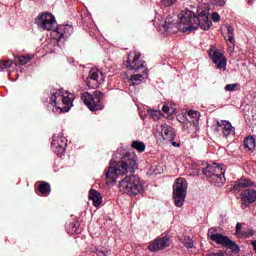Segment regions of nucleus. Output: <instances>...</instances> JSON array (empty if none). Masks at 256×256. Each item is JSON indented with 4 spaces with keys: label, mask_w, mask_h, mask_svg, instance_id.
<instances>
[{
    "label": "nucleus",
    "mask_w": 256,
    "mask_h": 256,
    "mask_svg": "<svg viewBox=\"0 0 256 256\" xmlns=\"http://www.w3.org/2000/svg\"><path fill=\"white\" fill-rule=\"evenodd\" d=\"M136 169H138L137 155L127 151L125 148H119L106 171V182L108 185H115L119 177L130 173L119 182V191L130 196L139 195L143 191V184H141L138 176L133 175Z\"/></svg>",
    "instance_id": "nucleus-1"
},
{
    "label": "nucleus",
    "mask_w": 256,
    "mask_h": 256,
    "mask_svg": "<svg viewBox=\"0 0 256 256\" xmlns=\"http://www.w3.org/2000/svg\"><path fill=\"white\" fill-rule=\"evenodd\" d=\"M213 22L209 20V14L207 11H202L198 16L191 10L186 9L182 13L180 18V28L182 31H195L197 29H203V31H209Z\"/></svg>",
    "instance_id": "nucleus-2"
},
{
    "label": "nucleus",
    "mask_w": 256,
    "mask_h": 256,
    "mask_svg": "<svg viewBox=\"0 0 256 256\" xmlns=\"http://www.w3.org/2000/svg\"><path fill=\"white\" fill-rule=\"evenodd\" d=\"M225 166L214 163L207 165L205 168H194V175H200L201 171L205 175L206 179L215 187H223L225 185Z\"/></svg>",
    "instance_id": "nucleus-3"
},
{
    "label": "nucleus",
    "mask_w": 256,
    "mask_h": 256,
    "mask_svg": "<svg viewBox=\"0 0 256 256\" xmlns=\"http://www.w3.org/2000/svg\"><path fill=\"white\" fill-rule=\"evenodd\" d=\"M73 94L69 91H55L51 93L50 103L54 105V113H67L73 107Z\"/></svg>",
    "instance_id": "nucleus-4"
},
{
    "label": "nucleus",
    "mask_w": 256,
    "mask_h": 256,
    "mask_svg": "<svg viewBox=\"0 0 256 256\" xmlns=\"http://www.w3.org/2000/svg\"><path fill=\"white\" fill-rule=\"evenodd\" d=\"M103 99H105V94L101 91H95L93 95L89 92H84L81 94V101L84 105L88 107L91 111H102L105 108L103 104Z\"/></svg>",
    "instance_id": "nucleus-5"
},
{
    "label": "nucleus",
    "mask_w": 256,
    "mask_h": 256,
    "mask_svg": "<svg viewBox=\"0 0 256 256\" xmlns=\"http://www.w3.org/2000/svg\"><path fill=\"white\" fill-rule=\"evenodd\" d=\"M208 239L210 241H214L217 245H221L222 247H226V249H231L232 253H239L240 248L237 243L233 240L229 239V237L224 236L223 234L217 233V229L210 228L208 230Z\"/></svg>",
    "instance_id": "nucleus-6"
},
{
    "label": "nucleus",
    "mask_w": 256,
    "mask_h": 256,
    "mask_svg": "<svg viewBox=\"0 0 256 256\" xmlns=\"http://www.w3.org/2000/svg\"><path fill=\"white\" fill-rule=\"evenodd\" d=\"M185 197H187V180L177 178L173 185V199L176 207H183Z\"/></svg>",
    "instance_id": "nucleus-7"
},
{
    "label": "nucleus",
    "mask_w": 256,
    "mask_h": 256,
    "mask_svg": "<svg viewBox=\"0 0 256 256\" xmlns=\"http://www.w3.org/2000/svg\"><path fill=\"white\" fill-rule=\"evenodd\" d=\"M139 59H141V54L137 52H130L126 61L127 69H131L134 71L144 69L143 73H145V71H147V69L145 68V61Z\"/></svg>",
    "instance_id": "nucleus-8"
},
{
    "label": "nucleus",
    "mask_w": 256,
    "mask_h": 256,
    "mask_svg": "<svg viewBox=\"0 0 256 256\" xmlns=\"http://www.w3.org/2000/svg\"><path fill=\"white\" fill-rule=\"evenodd\" d=\"M38 27L44 29V31H52L55 28L57 21L55 16L49 12L42 13L39 18L36 20Z\"/></svg>",
    "instance_id": "nucleus-9"
},
{
    "label": "nucleus",
    "mask_w": 256,
    "mask_h": 256,
    "mask_svg": "<svg viewBox=\"0 0 256 256\" xmlns=\"http://www.w3.org/2000/svg\"><path fill=\"white\" fill-rule=\"evenodd\" d=\"M171 245V240L167 237H158L150 243L148 246L149 251L154 253V251H163L166 247Z\"/></svg>",
    "instance_id": "nucleus-10"
},
{
    "label": "nucleus",
    "mask_w": 256,
    "mask_h": 256,
    "mask_svg": "<svg viewBox=\"0 0 256 256\" xmlns=\"http://www.w3.org/2000/svg\"><path fill=\"white\" fill-rule=\"evenodd\" d=\"M99 75L103 77V73L97 68H92L89 72V75L86 79V85L89 89H97L99 87Z\"/></svg>",
    "instance_id": "nucleus-11"
},
{
    "label": "nucleus",
    "mask_w": 256,
    "mask_h": 256,
    "mask_svg": "<svg viewBox=\"0 0 256 256\" xmlns=\"http://www.w3.org/2000/svg\"><path fill=\"white\" fill-rule=\"evenodd\" d=\"M212 61L214 64H216L217 69H227V58H225V55L221 53L219 50H214L213 52L209 53Z\"/></svg>",
    "instance_id": "nucleus-12"
},
{
    "label": "nucleus",
    "mask_w": 256,
    "mask_h": 256,
    "mask_svg": "<svg viewBox=\"0 0 256 256\" xmlns=\"http://www.w3.org/2000/svg\"><path fill=\"white\" fill-rule=\"evenodd\" d=\"M217 127L215 128L216 133L222 132L224 137H229L231 133H235V128L231 125V122L227 120H221L216 122Z\"/></svg>",
    "instance_id": "nucleus-13"
},
{
    "label": "nucleus",
    "mask_w": 256,
    "mask_h": 256,
    "mask_svg": "<svg viewBox=\"0 0 256 256\" xmlns=\"http://www.w3.org/2000/svg\"><path fill=\"white\" fill-rule=\"evenodd\" d=\"M158 131L164 141H173L175 139V130L168 124L160 125Z\"/></svg>",
    "instance_id": "nucleus-14"
},
{
    "label": "nucleus",
    "mask_w": 256,
    "mask_h": 256,
    "mask_svg": "<svg viewBox=\"0 0 256 256\" xmlns=\"http://www.w3.org/2000/svg\"><path fill=\"white\" fill-rule=\"evenodd\" d=\"M242 208L247 209L251 203L256 202V191L253 189H247L242 193Z\"/></svg>",
    "instance_id": "nucleus-15"
},
{
    "label": "nucleus",
    "mask_w": 256,
    "mask_h": 256,
    "mask_svg": "<svg viewBox=\"0 0 256 256\" xmlns=\"http://www.w3.org/2000/svg\"><path fill=\"white\" fill-rule=\"evenodd\" d=\"M162 27L166 33H177L179 31V25L173 21L172 17H167Z\"/></svg>",
    "instance_id": "nucleus-16"
},
{
    "label": "nucleus",
    "mask_w": 256,
    "mask_h": 256,
    "mask_svg": "<svg viewBox=\"0 0 256 256\" xmlns=\"http://www.w3.org/2000/svg\"><path fill=\"white\" fill-rule=\"evenodd\" d=\"M57 33H59V40L61 39H67L68 37H71L73 33V26L67 24L62 25L57 28Z\"/></svg>",
    "instance_id": "nucleus-17"
},
{
    "label": "nucleus",
    "mask_w": 256,
    "mask_h": 256,
    "mask_svg": "<svg viewBox=\"0 0 256 256\" xmlns=\"http://www.w3.org/2000/svg\"><path fill=\"white\" fill-rule=\"evenodd\" d=\"M89 199L93 202L94 207H100L101 203H103V196L95 189L90 190Z\"/></svg>",
    "instance_id": "nucleus-18"
},
{
    "label": "nucleus",
    "mask_w": 256,
    "mask_h": 256,
    "mask_svg": "<svg viewBox=\"0 0 256 256\" xmlns=\"http://www.w3.org/2000/svg\"><path fill=\"white\" fill-rule=\"evenodd\" d=\"M35 57V54H26L21 56H16L14 58L13 64L16 65H27Z\"/></svg>",
    "instance_id": "nucleus-19"
},
{
    "label": "nucleus",
    "mask_w": 256,
    "mask_h": 256,
    "mask_svg": "<svg viewBox=\"0 0 256 256\" xmlns=\"http://www.w3.org/2000/svg\"><path fill=\"white\" fill-rule=\"evenodd\" d=\"M51 193V185L47 182H40L38 185V195L47 197Z\"/></svg>",
    "instance_id": "nucleus-20"
},
{
    "label": "nucleus",
    "mask_w": 256,
    "mask_h": 256,
    "mask_svg": "<svg viewBox=\"0 0 256 256\" xmlns=\"http://www.w3.org/2000/svg\"><path fill=\"white\" fill-rule=\"evenodd\" d=\"M66 231L70 235H77L79 233V222L72 221L66 225Z\"/></svg>",
    "instance_id": "nucleus-21"
},
{
    "label": "nucleus",
    "mask_w": 256,
    "mask_h": 256,
    "mask_svg": "<svg viewBox=\"0 0 256 256\" xmlns=\"http://www.w3.org/2000/svg\"><path fill=\"white\" fill-rule=\"evenodd\" d=\"M241 229H243V224L238 222L236 224V235H241V237L246 238L253 237L255 235V232L253 230L241 232Z\"/></svg>",
    "instance_id": "nucleus-22"
},
{
    "label": "nucleus",
    "mask_w": 256,
    "mask_h": 256,
    "mask_svg": "<svg viewBox=\"0 0 256 256\" xmlns=\"http://www.w3.org/2000/svg\"><path fill=\"white\" fill-rule=\"evenodd\" d=\"M252 186H253V182L250 179L242 178L234 184V189L238 190V189H241V187H252Z\"/></svg>",
    "instance_id": "nucleus-23"
},
{
    "label": "nucleus",
    "mask_w": 256,
    "mask_h": 256,
    "mask_svg": "<svg viewBox=\"0 0 256 256\" xmlns=\"http://www.w3.org/2000/svg\"><path fill=\"white\" fill-rule=\"evenodd\" d=\"M244 146L246 147V149H248V151H255V139L253 136H248L244 139Z\"/></svg>",
    "instance_id": "nucleus-24"
},
{
    "label": "nucleus",
    "mask_w": 256,
    "mask_h": 256,
    "mask_svg": "<svg viewBox=\"0 0 256 256\" xmlns=\"http://www.w3.org/2000/svg\"><path fill=\"white\" fill-rule=\"evenodd\" d=\"M52 149L54 153L58 155V157H61V155L65 154V149H67V143L63 142L61 146H52Z\"/></svg>",
    "instance_id": "nucleus-25"
},
{
    "label": "nucleus",
    "mask_w": 256,
    "mask_h": 256,
    "mask_svg": "<svg viewBox=\"0 0 256 256\" xmlns=\"http://www.w3.org/2000/svg\"><path fill=\"white\" fill-rule=\"evenodd\" d=\"M63 143H67V139L63 136H56L52 140V147H61Z\"/></svg>",
    "instance_id": "nucleus-26"
},
{
    "label": "nucleus",
    "mask_w": 256,
    "mask_h": 256,
    "mask_svg": "<svg viewBox=\"0 0 256 256\" xmlns=\"http://www.w3.org/2000/svg\"><path fill=\"white\" fill-rule=\"evenodd\" d=\"M145 147V143L141 141L136 140L132 142V149H135L138 153H143L145 151Z\"/></svg>",
    "instance_id": "nucleus-27"
},
{
    "label": "nucleus",
    "mask_w": 256,
    "mask_h": 256,
    "mask_svg": "<svg viewBox=\"0 0 256 256\" xmlns=\"http://www.w3.org/2000/svg\"><path fill=\"white\" fill-rule=\"evenodd\" d=\"M11 67H13V60H0V71H3V69H11Z\"/></svg>",
    "instance_id": "nucleus-28"
},
{
    "label": "nucleus",
    "mask_w": 256,
    "mask_h": 256,
    "mask_svg": "<svg viewBox=\"0 0 256 256\" xmlns=\"http://www.w3.org/2000/svg\"><path fill=\"white\" fill-rule=\"evenodd\" d=\"M131 85H141L143 81V75L134 74L130 77Z\"/></svg>",
    "instance_id": "nucleus-29"
},
{
    "label": "nucleus",
    "mask_w": 256,
    "mask_h": 256,
    "mask_svg": "<svg viewBox=\"0 0 256 256\" xmlns=\"http://www.w3.org/2000/svg\"><path fill=\"white\" fill-rule=\"evenodd\" d=\"M235 29H233V26H227V33H228V41L234 45L235 44Z\"/></svg>",
    "instance_id": "nucleus-30"
},
{
    "label": "nucleus",
    "mask_w": 256,
    "mask_h": 256,
    "mask_svg": "<svg viewBox=\"0 0 256 256\" xmlns=\"http://www.w3.org/2000/svg\"><path fill=\"white\" fill-rule=\"evenodd\" d=\"M188 117H191L192 119L195 120L193 121L194 124L199 123V117H201V113L195 110H190L188 111Z\"/></svg>",
    "instance_id": "nucleus-31"
},
{
    "label": "nucleus",
    "mask_w": 256,
    "mask_h": 256,
    "mask_svg": "<svg viewBox=\"0 0 256 256\" xmlns=\"http://www.w3.org/2000/svg\"><path fill=\"white\" fill-rule=\"evenodd\" d=\"M183 243L187 249H193V247H195V244L193 243V239H191V237H189V236L184 237Z\"/></svg>",
    "instance_id": "nucleus-32"
},
{
    "label": "nucleus",
    "mask_w": 256,
    "mask_h": 256,
    "mask_svg": "<svg viewBox=\"0 0 256 256\" xmlns=\"http://www.w3.org/2000/svg\"><path fill=\"white\" fill-rule=\"evenodd\" d=\"M212 5H216V7H223L226 3L227 0H210Z\"/></svg>",
    "instance_id": "nucleus-33"
},
{
    "label": "nucleus",
    "mask_w": 256,
    "mask_h": 256,
    "mask_svg": "<svg viewBox=\"0 0 256 256\" xmlns=\"http://www.w3.org/2000/svg\"><path fill=\"white\" fill-rule=\"evenodd\" d=\"M177 0H162L161 3L164 7H171V5H175Z\"/></svg>",
    "instance_id": "nucleus-34"
},
{
    "label": "nucleus",
    "mask_w": 256,
    "mask_h": 256,
    "mask_svg": "<svg viewBox=\"0 0 256 256\" xmlns=\"http://www.w3.org/2000/svg\"><path fill=\"white\" fill-rule=\"evenodd\" d=\"M148 113L153 119H159V116L161 115V112L157 110H150Z\"/></svg>",
    "instance_id": "nucleus-35"
},
{
    "label": "nucleus",
    "mask_w": 256,
    "mask_h": 256,
    "mask_svg": "<svg viewBox=\"0 0 256 256\" xmlns=\"http://www.w3.org/2000/svg\"><path fill=\"white\" fill-rule=\"evenodd\" d=\"M98 255L99 256H109L110 255V252L109 250L105 249V248H101L99 251H98Z\"/></svg>",
    "instance_id": "nucleus-36"
},
{
    "label": "nucleus",
    "mask_w": 256,
    "mask_h": 256,
    "mask_svg": "<svg viewBox=\"0 0 256 256\" xmlns=\"http://www.w3.org/2000/svg\"><path fill=\"white\" fill-rule=\"evenodd\" d=\"M220 19H221V16L219 15V13L214 12V13L212 14V21H214V23L219 22Z\"/></svg>",
    "instance_id": "nucleus-37"
},
{
    "label": "nucleus",
    "mask_w": 256,
    "mask_h": 256,
    "mask_svg": "<svg viewBox=\"0 0 256 256\" xmlns=\"http://www.w3.org/2000/svg\"><path fill=\"white\" fill-rule=\"evenodd\" d=\"M237 84H228L225 86V91H235Z\"/></svg>",
    "instance_id": "nucleus-38"
},
{
    "label": "nucleus",
    "mask_w": 256,
    "mask_h": 256,
    "mask_svg": "<svg viewBox=\"0 0 256 256\" xmlns=\"http://www.w3.org/2000/svg\"><path fill=\"white\" fill-rule=\"evenodd\" d=\"M208 256H227V254L225 253V251H218L216 253H210L208 254Z\"/></svg>",
    "instance_id": "nucleus-39"
},
{
    "label": "nucleus",
    "mask_w": 256,
    "mask_h": 256,
    "mask_svg": "<svg viewBox=\"0 0 256 256\" xmlns=\"http://www.w3.org/2000/svg\"><path fill=\"white\" fill-rule=\"evenodd\" d=\"M162 111L163 113H166V114H169V106L167 104H164L163 107H162Z\"/></svg>",
    "instance_id": "nucleus-40"
},
{
    "label": "nucleus",
    "mask_w": 256,
    "mask_h": 256,
    "mask_svg": "<svg viewBox=\"0 0 256 256\" xmlns=\"http://www.w3.org/2000/svg\"><path fill=\"white\" fill-rule=\"evenodd\" d=\"M253 1H254V0H248V4H249V5H253Z\"/></svg>",
    "instance_id": "nucleus-41"
},
{
    "label": "nucleus",
    "mask_w": 256,
    "mask_h": 256,
    "mask_svg": "<svg viewBox=\"0 0 256 256\" xmlns=\"http://www.w3.org/2000/svg\"><path fill=\"white\" fill-rule=\"evenodd\" d=\"M172 145L179 147V144L175 143V142H172Z\"/></svg>",
    "instance_id": "nucleus-42"
},
{
    "label": "nucleus",
    "mask_w": 256,
    "mask_h": 256,
    "mask_svg": "<svg viewBox=\"0 0 256 256\" xmlns=\"http://www.w3.org/2000/svg\"><path fill=\"white\" fill-rule=\"evenodd\" d=\"M201 2H203V0H198V3H201Z\"/></svg>",
    "instance_id": "nucleus-43"
},
{
    "label": "nucleus",
    "mask_w": 256,
    "mask_h": 256,
    "mask_svg": "<svg viewBox=\"0 0 256 256\" xmlns=\"http://www.w3.org/2000/svg\"><path fill=\"white\" fill-rule=\"evenodd\" d=\"M201 165H205V163L202 162Z\"/></svg>",
    "instance_id": "nucleus-44"
}]
</instances>
